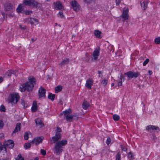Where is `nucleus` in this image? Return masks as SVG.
<instances>
[{
	"instance_id": "nucleus-1",
	"label": "nucleus",
	"mask_w": 160,
	"mask_h": 160,
	"mask_svg": "<svg viewBox=\"0 0 160 160\" xmlns=\"http://www.w3.org/2000/svg\"><path fill=\"white\" fill-rule=\"evenodd\" d=\"M36 80L33 76H31L28 77V81L24 84L20 86V90L23 92L25 90L28 91H32L35 85H36Z\"/></svg>"
},
{
	"instance_id": "nucleus-2",
	"label": "nucleus",
	"mask_w": 160,
	"mask_h": 160,
	"mask_svg": "<svg viewBox=\"0 0 160 160\" xmlns=\"http://www.w3.org/2000/svg\"><path fill=\"white\" fill-rule=\"evenodd\" d=\"M71 110L70 109H68L63 112L61 114L64 115L66 117L67 120L68 121H72L73 119H77L78 118L77 115L75 114L72 115L71 114Z\"/></svg>"
},
{
	"instance_id": "nucleus-3",
	"label": "nucleus",
	"mask_w": 160,
	"mask_h": 160,
	"mask_svg": "<svg viewBox=\"0 0 160 160\" xmlns=\"http://www.w3.org/2000/svg\"><path fill=\"white\" fill-rule=\"evenodd\" d=\"M20 97L17 93H13L10 94L8 98V102L13 104H16L18 101Z\"/></svg>"
},
{
	"instance_id": "nucleus-4",
	"label": "nucleus",
	"mask_w": 160,
	"mask_h": 160,
	"mask_svg": "<svg viewBox=\"0 0 160 160\" xmlns=\"http://www.w3.org/2000/svg\"><path fill=\"white\" fill-rule=\"evenodd\" d=\"M129 12V9L127 7H125L122 9V14L120 16L121 19L122 21H124L128 19Z\"/></svg>"
},
{
	"instance_id": "nucleus-5",
	"label": "nucleus",
	"mask_w": 160,
	"mask_h": 160,
	"mask_svg": "<svg viewBox=\"0 0 160 160\" xmlns=\"http://www.w3.org/2000/svg\"><path fill=\"white\" fill-rule=\"evenodd\" d=\"M61 131V128H58L56 131V133L55 136L52 138L51 140L52 142L54 143L58 139H59L61 137V134L60 132Z\"/></svg>"
},
{
	"instance_id": "nucleus-6",
	"label": "nucleus",
	"mask_w": 160,
	"mask_h": 160,
	"mask_svg": "<svg viewBox=\"0 0 160 160\" xmlns=\"http://www.w3.org/2000/svg\"><path fill=\"white\" fill-rule=\"evenodd\" d=\"M23 4L28 6L31 7H37L38 5L39 4L37 2H34L32 0H24L23 3Z\"/></svg>"
},
{
	"instance_id": "nucleus-7",
	"label": "nucleus",
	"mask_w": 160,
	"mask_h": 160,
	"mask_svg": "<svg viewBox=\"0 0 160 160\" xmlns=\"http://www.w3.org/2000/svg\"><path fill=\"white\" fill-rule=\"evenodd\" d=\"M26 21L30 23L32 25L36 26L39 23L38 20L35 18H28L26 19Z\"/></svg>"
},
{
	"instance_id": "nucleus-8",
	"label": "nucleus",
	"mask_w": 160,
	"mask_h": 160,
	"mask_svg": "<svg viewBox=\"0 0 160 160\" xmlns=\"http://www.w3.org/2000/svg\"><path fill=\"white\" fill-rule=\"evenodd\" d=\"M70 4L72 6L73 9L76 12H78L80 10V7L78 3L75 0L71 1Z\"/></svg>"
},
{
	"instance_id": "nucleus-9",
	"label": "nucleus",
	"mask_w": 160,
	"mask_h": 160,
	"mask_svg": "<svg viewBox=\"0 0 160 160\" xmlns=\"http://www.w3.org/2000/svg\"><path fill=\"white\" fill-rule=\"evenodd\" d=\"M100 49L99 47H97L94 50L92 54V59L97 60L99 55Z\"/></svg>"
},
{
	"instance_id": "nucleus-10",
	"label": "nucleus",
	"mask_w": 160,
	"mask_h": 160,
	"mask_svg": "<svg viewBox=\"0 0 160 160\" xmlns=\"http://www.w3.org/2000/svg\"><path fill=\"white\" fill-rule=\"evenodd\" d=\"M62 147L58 144V143H56L54 149V153L57 154H60L62 152Z\"/></svg>"
},
{
	"instance_id": "nucleus-11",
	"label": "nucleus",
	"mask_w": 160,
	"mask_h": 160,
	"mask_svg": "<svg viewBox=\"0 0 160 160\" xmlns=\"http://www.w3.org/2000/svg\"><path fill=\"white\" fill-rule=\"evenodd\" d=\"M14 145V142L12 140L5 141L3 143V145L9 148H12Z\"/></svg>"
},
{
	"instance_id": "nucleus-12",
	"label": "nucleus",
	"mask_w": 160,
	"mask_h": 160,
	"mask_svg": "<svg viewBox=\"0 0 160 160\" xmlns=\"http://www.w3.org/2000/svg\"><path fill=\"white\" fill-rule=\"evenodd\" d=\"M127 76L129 78H136L139 75V73L138 72H129L126 73Z\"/></svg>"
},
{
	"instance_id": "nucleus-13",
	"label": "nucleus",
	"mask_w": 160,
	"mask_h": 160,
	"mask_svg": "<svg viewBox=\"0 0 160 160\" xmlns=\"http://www.w3.org/2000/svg\"><path fill=\"white\" fill-rule=\"evenodd\" d=\"M43 138H44L42 137H36L32 140L31 143L32 144L37 145L41 143L42 142Z\"/></svg>"
},
{
	"instance_id": "nucleus-14",
	"label": "nucleus",
	"mask_w": 160,
	"mask_h": 160,
	"mask_svg": "<svg viewBox=\"0 0 160 160\" xmlns=\"http://www.w3.org/2000/svg\"><path fill=\"white\" fill-rule=\"evenodd\" d=\"M46 90L42 87H41L38 91V95L40 98L45 97Z\"/></svg>"
},
{
	"instance_id": "nucleus-15",
	"label": "nucleus",
	"mask_w": 160,
	"mask_h": 160,
	"mask_svg": "<svg viewBox=\"0 0 160 160\" xmlns=\"http://www.w3.org/2000/svg\"><path fill=\"white\" fill-rule=\"evenodd\" d=\"M93 81L92 79H88L86 81L85 84L86 87L89 89H91V86L92 85Z\"/></svg>"
},
{
	"instance_id": "nucleus-16",
	"label": "nucleus",
	"mask_w": 160,
	"mask_h": 160,
	"mask_svg": "<svg viewBox=\"0 0 160 160\" xmlns=\"http://www.w3.org/2000/svg\"><path fill=\"white\" fill-rule=\"evenodd\" d=\"M93 34L97 38H101L102 37V32L98 30H94L93 32Z\"/></svg>"
},
{
	"instance_id": "nucleus-17",
	"label": "nucleus",
	"mask_w": 160,
	"mask_h": 160,
	"mask_svg": "<svg viewBox=\"0 0 160 160\" xmlns=\"http://www.w3.org/2000/svg\"><path fill=\"white\" fill-rule=\"evenodd\" d=\"M54 6L56 9H60L62 8V6L61 3L59 2H56L54 3Z\"/></svg>"
},
{
	"instance_id": "nucleus-18",
	"label": "nucleus",
	"mask_w": 160,
	"mask_h": 160,
	"mask_svg": "<svg viewBox=\"0 0 160 160\" xmlns=\"http://www.w3.org/2000/svg\"><path fill=\"white\" fill-rule=\"evenodd\" d=\"M148 2L146 1H143L142 2H141L142 8L144 10H145L148 7Z\"/></svg>"
},
{
	"instance_id": "nucleus-19",
	"label": "nucleus",
	"mask_w": 160,
	"mask_h": 160,
	"mask_svg": "<svg viewBox=\"0 0 160 160\" xmlns=\"http://www.w3.org/2000/svg\"><path fill=\"white\" fill-rule=\"evenodd\" d=\"M24 8V5L22 4H19L18 7V8L17 9V11L18 13H20L23 12V11Z\"/></svg>"
},
{
	"instance_id": "nucleus-20",
	"label": "nucleus",
	"mask_w": 160,
	"mask_h": 160,
	"mask_svg": "<svg viewBox=\"0 0 160 160\" xmlns=\"http://www.w3.org/2000/svg\"><path fill=\"white\" fill-rule=\"evenodd\" d=\"M35 122L37 125L40 128H41L43 126V124L41 120L39 118H37L35 120Z\"/></svg>"
},
{
	"instance_id": "nucleus-21",
	"label": "nucleus",
	"mask_w": 160,
	"mask_h": 160,
	"mask_svg": "<svg viewBox=\"0 0 160 160\" xmlns=\"http://www.w3.org/2000/svg\"><path fill=\"white\" fill-rule=\"evenodd\" d=\"M124 81V78L122 75H121L119 79L118 80V86H121L122 85V82Z\"/></svg>"
},
{
	"instance_id": "nucleus-22",
	"label": "nucleus",
	"mask_w": 160,
	"mask_h": 160,
	"mask_svg": "<svg viewBox=\"0 0 160 160\" xmlns=\"http://www.w3.org/2000/svg\"><path fill=\"white\" fill-rule=\"evenodd\" d=\"M38 109L37 103L36 102L34 101L32 104L31 108V110L33 112H36Z\"/></svg>"
},
{
	"instance_id": "nucleus-23",
	"label": "nucleus",
	"mask_w": 160,
	"mask_h": 160,
	"mask_svg": "<svg viewBox=\"0 0 160 160\" xmlns=\"http://www.w3.org/2000/svg\"><path fill=\"white\" fill-rule=\"evenodd\" d=\"M158 128L155 126L152 125H149L146 127V129L147 131H151L154 130Z\"/></svg>"
},
{
	"instance_id": "nucleus-24",
	"label": "nucleus",
	"mask_w": 160,
	"mask_h": 160,
	"mask_svg": "<svg viewBox=\"0 0 160 160\" xmlns=\"http://www.w3.org/2000/svg\"><path fill=\"white\" fill-rule=\"evenodd\" d=\"M21 125V124L19 123L17 124L16 128L13 132V133H15L20 131Z\"/></svg>"
},
{
	"instance_id": "nucleus-25",
	"label": "nucleus",
	"mask_w": 160,
	"mask_h": 160,
	"mask_svg": "<svg viewBox=\"0 0 160 160\" xmlns=\"http://www.w3.org/2000/svg\"><path fill=\"white\" fill-rule=\"evenodd\" d=\"M89 107V103L87 101L83 102L82 104V108L83 109L86 110L88 109Z\"/></svg>"
},
{
	"instance_id": "nucleus-26",
	"label": "nucleus",
	"mask_w": 160,
	"mask_h": 160,
	"mask_svg": "<svg viewBox=\"0 0 160 160\" xmlns=\"http://www.w3.org/2000/svg\"><path fill=\"white\" fill-rule=\"evenodd\" d=\"M32 136L31 133L29 132H26L24 135V138L25 140H28L29 137Z\"/></svg>"
},
{
	"instance_id": "nucleus-27",
	"label": "nucleus",
	"mask_w": 160,
	"mask_h": 160,
	"mask_svg": "<svg viewBox=\"0 0 160 160\" xmlns=\"http://www.w3.org/2000/svg\"><path fill=\"white\" fill-rule=\"evenodd\" d=\"M57 143H58V144L61 146H64L67 144V141L66 140H62L59 142H58Z\"/></svg>"
},
{
	"instance_id": "nucleus-28",
	"label": "nucleus",
	"mask_w": 160,
	"mask_h": 160,
	"mask_svg": "<svg viewBox=\"0 0 160 160\" xmlns=\"http://www.w3.org/2000/svg\"><path fill=\"white\" fill-rule=\"evenodd\" d=\"M62 89V87L60 85L58 86L55 88V92L56 93H58Z\"/></svg>"
},
{
	"instance_id": "nucleus-29",
	"label": "nucleus",
	"mask_w": 160,
	"mask_h": 160,
	"mask_svg": "<svg viewBox=\"0 0 160 160\" xmlns=\"http://www.w3.org/2000/svg\"><path fill=\"white\" fill-rule=\"evenodd\" d=\"M21 104L23 106L24 108H26L28 107L29 103L28 102L26 101L23 100H22Z\"/></svg>"
},
{
	"instance_id": "nucleus-30",
	"label": "nucleus",
	"mask_w": 160,
	"mask_h": 160,
	"mask_svg": "<svg viewBox=\"0 0 160 160\" xmlns=\"http://www.w3.org/2000/svg\"><path fill=\"white\" fill-rule=\"evenodd\" d=\"M108 80L106 79H102L101 82V84L103 86H106L108 84Z\"/></svg>"
},
{
	"instance_id": "nucleus-31",
	"label": "nucleus",
	"mask_w": 160,
	"mask_h": 160,
	"mask_svg": "<svg viewBox=\"0 0 160 160\" xmlns=\"http://www.w3.org/2000/svg\"><path fill=\"white\" fill-rule=\"evenodd\" d=\"M55 95L50 93L48 96V98L49 99H50L52 101H53L55 98Z\"/></svg>"
},
{
	"instance_id": "nucleus-32",
	"label": "nucleus",
	"mask_w": 160,
	"mask_h": 160,
	"mask_svg": "<svg viewBox=\"0 0 160 160\" xmlns=\"http://www.w3.org/2000/svg\"><path fill=\"white\" fill-rule=\"evenodd\" d=\"M154 42L157 44H160V37H158L155 38L154 39Z\"/></svg>"
},
{
	"instance_id": "nucleus-33",
	"label": "nucleus",
	"mask_w": 160,
	"mask_h": 160,
	"mask_svg": "<svg viewBox=\"0 0 160 160\" xmlns=\"http://www.w3.org/2000/svg\"><path fill=\"white\" fill-rule=\"evenodd\" d=\"M112 117L113 119L115 121H118L120 118L119 116L117 114L114 115Z\"/></svg>"
},
{
	"instance_id": "nucleus-34",
	"label": "nucleus",
	"mask_w": 160,
	"mask_h": 160,
	"mask_svg": "<svg viewBox=\"0 0 160 160\" xmlns=\"http://www.w3.org/2000/svg\"><path fill=\"white\" fill-rule=\"evenodd\" d=\"M31 147V144L29 143H26L24 145V148L25 149L29 148Z\"/></svg>"
},
{
	"instance_id": "nucleus-35",
	"label": "nucleus",
	"mask_w": 160,
	"mask_h": 160,
	"mask_svg": "<svg viewBox=\"0 0 160 160\" xmlns=\"http://www.w3.org/2000/svg\"><path fill=\"white\" fill-rule=\"evenodd\" d=\"M68 62V59H66L64 60H63L62 61V62L60 63V65L62 66L67 64Z\"/></svg>"
},
{
	"instance_id": "nucleus-36",
	"label": "nucleus",
	"mask_w": 160,
	"mask_h": 160,
	"mask_svg": "<svg viewBox=\"0 0 160 160\" xmlns=\"http://www.w3.org/2000/svg\"><path fill=\"white\" fill-rule=\"evenodd\" d=\"M12 74V71L11 70L8 71L6 74V77H9L11 76Z\"/></svg>"
},
{
	"instance_id": "nucleus-37",
	"label": "nucleus",
	"mask_w": 160,
	"mask_h": 160,
	"mask_svg": "<svg viewBox=\"0 0 160 160\" xmlns=\"http://www.w3.org/2000/svg\"><path fill=\"white\" fill-rule=\"evenodd\" d=\"M32 12L30 10H26L23 11L22 12V13H24L26 15H28L31 14Z\"/></svg>"
},
{
	"instance_id": "nucleus-38",
	"label": "nucleus",
	"mask_w": 160,
	"mask_h": 160,
	"mask_svg": "<svg viewBox=\"0 0 160 160\" xmlns=\"http://www.w3.org/2000/svg\"><path fill=\"white\" fill-rule=\"evenodd\" d=\"M15 160H24L21 154H19Z\"/></svg>"
},
{
	"instance_id": "nucleus-39",
	"label": "nucleus",
	"mask_w": 160,
	"mask_h": 160,
	"mask_svg": "<svg viewBox=\"0 0 160 160\" xmlns=\"http://www.w3.org/2000/svg\"><path fill=\"white\" fill-rule=\"evenodd\" d=\"M5 111V107L2 105L0 106V112H4Z\"/></svg>"
},
{
	"instance_id": "nucleus-40",
	"label": "nucleus",
	"mask_w": 160,
	"mask_h": 160,
	"mask_svg": "<svg viewBox=\"0 0 160 160\" xmlns=\"http://www.w3.org/2000/svg\"><path fill=\"white\" fill-rule=\"evenodd\" d=\"M128 157L130 159H132L133 158V155L131 152L129 153L128 154Z\"/></svg>"
},
{
	"instance_id": "nucleus-41",
	"label": "nucleus",
	"mask_w": 160,
	"mask_h": 160,
	"mask_svg": "<svg viewBox=\"0 0 160 160\" xmlns=\"http://www.w3.org/2000/svg\"><path fill=\"white\" fill-rule=\"evenodd\" d=\"M149 61V59H147L145 60L144 62L143 63V66H145L146 65V64Z\"/></svg>"
},
{
	"instance_id": "nucleus-42",
	"label": "nucleus",
	"mask_w": 160,
	"mask_h": 160,
	"mask_svg": "<svg viewBox=\"0 0 160 160\" xmlns=\"http://www.w3.org/2000/svg\"><path fill=\"white\" fill-rule=\"evenodd\" d=\"M111 142V139L109 138H108L107 141L106 143L108 145H109L110 143Z\"/></svg>"
},
{
	"instance_id": "nucleus-43",
	"label": "nucleus",
	"mask_w": 160,
	"mask_h": 160,
	"mask_svg": "<svg viewBox=\"0 0 160 160\" xmlns=\"http://www.w3.org/2000/svg\"><path fill=\"white\" fill-rule=\"evenodd\" d=\"M40 152L41 154L43 155H45L46 154V151L43 149H41Z\"/></svg>"
},
{
	"instance_id": "nucleus-44",
	"label": "nucleus",
	"mask_w": 160,
	"mask_h": 160,
	"mask_svg": "<svg viewBox=\"0 0 160 160\" xmlns=\"http://www.w3.org/2000/svg\"><path fill=\"white\" fill-rule=\"evenodd\" d=\"M4 125V124L3 123V122L1 120L0 121V128H2Z\"/></svg>"
},
{
	"instance_id": "nucleus-45",
	"label": "nucleus",
	"mask_w": 160,
	"mask_h": 160,
	"mask_svg": "<svg viewBox=\"0 0 160 160\" xmlns=\"http://www.w3.org/2000/svg\"><path fill=\"white\" fill-rule=\"evenodd\" d=\"M120 154L118 153L116 156V160H120Z\"/></svg>"
},
{
	"instance_id": "nucleus-46",
	"label": "nucleus",
	"mask_w": 160,
	"mask_h": 160,
	"mask_svg": "<svg viewBox=\"0 0 160 160\" xmlns=\"http://www.w3.org/2000/svg\"><path fill=\"white\" fill-rule=\"evenodd\" d=\"M84 2L87 4L90 3L92 1V0H83Z\"/></svg>"
},
{
	"instance_id": "nucleus-47",
	"label": "nucleus",
	"mask_w": 160,
	"mask_h": 160,
	"mask_svg": "<svg viewBox=\"0 0 160 160\" xmlns=\"http://www.w3.org/2000/svg\"><path fill=\"white\" fill-rule=\"evenodd\" d=\"M122 0H116V4L117 5H119Z\"/></svg>"
},
{
	"instance_id": "nucleus-48",
	"label": "nucleus",
	"mask_w": 160,
	"mask_h": 160,
	"mask_svg": "<svg viewBox=\"0 0 160 160\" xmlns=\"http://www.w3.org/2000/svg\"><path fill=\"white\" fill-rule=\"evenodd\" d=\"M121 147L122 150L124 151H126L127 150L126 148L124 146H121Z\"/></svg>"
},
{
	"instance_id": "nucleus-49",
	"label": "nucleus",
	"mask_w": 160,
	"mask_h": 160,
	"mask_svg": "<svg viewBox=\"0 0 160 160\" xmlns=\"http://www.w3.org/2000/svg\"><path fill=\"white\" fill-rule=\"evenodd\" d=\"M58 15L60 16V17L62 18L63 17V16L62 12H59Z\"/></svg>"
},
{
	"instance_id": "nucleus-50",
	"label": "nucleus",
	"mask_w": 160,
	"mask_h": 160,
	"mask_svg": "<svg viewBox=\"0 0 160 160\" xmlns=\"http://www.w3.org/2000/svg\"><path fill=\"white\" fill-rule=\"evenodd\" d=\"M3 149L2 145V144L0 142V152Z\"/></svg>"
},
{
	"instance_id": "nucleus-51",
	"label": "nucleus",
	"mask_w": 160,
	"mask_h": 160,
	"mask_svg": "<svg viewBox=\"0 0 160 160\" xmlns=\"http://www.w3.org/2000/svg\"><path fill=\"white\" fill-rule=\"evenodd\" d=\"M3 81V78L2 77L0 76V83H1V82H2Z\"/></svg>"
},
{
	"instance_id": "nucleus-52",
	"label": "nucleus",
	"mask_w": 160,
	"mask_h": 160,
	"mask_svg": "<svg viewBox=\"0 0 160 160\" xmlns=\"http://www.w3.org/2000/svg\"><path fill=\"white\" fill-rule=\"evenodd\" d=\"M0 160H8V158H1Z\"/></svg>"
},
{
	"instance_id": "nucleus-53",
	"label": "nucleus",
	"mask_w": 160,
	"mask_h": 160,
	"mask_svg": "<svg viewBox=\"0 0 160 160\" xmlns=\"http://www.w3.org/2000/svg\"><path fill=\"white\" fill-rule=\"evenodd\" d=\"M148 72L149 74L150 75H151L152 73V71H151V70H149Z\"/></svg>"
},
{
	"instance_id": "nucleus-54",
	"label": "nucleus",
	"mask_w": 160,
	"mask_h": 160,
	"mask_svg": "<svg viewBox=\"0 0 160 160\" xmlns=\"http://www.w3.org/2000/svg\"><path fill=\"white\" fill-rule=\"evenodd\" d=\"M114 83H112L111 84V86L112 87L114 86Z\"/></svg>"
},
{
	"instance_id": "nucleus-55",
	"label": "nucleus",
	"mask_w": 160,
	"mask_h": 160,
	"mask_svg": "<svg viewBox=\"0 0 160 160\" xmlns=\"http://www.w3.org/2000/svg\"><path fill=\"white\" fill-rule=\"evenodd\" d=\"M38 159H39V158H38L36 157L35 158L34 160H38Z\"/></svg>"
},
{
	"instance_id": "nucleus-56",
	"label": "nucleus",
	"mask_w": 160,
	"mask_h": 160,
	"mask_svg": "<svg viewBox=\"0 0 160 160\" xmlns=\"http://www.w3.org/2000/svg\"><path fill=\"white\" fill-rule=\"evenodd\" d=\"M4 151H5V152H6V148H4Z\"/></svg>"
},
{
	"instance_id": "nucleus-57",
	"label": "nucleus",
	"mask_w": 160,
	"mask_h": 160,
	"mask_svg": "<svg viewBox=\"0 0 160 160\" xmlns=\"http://www.w3.org/2000/svg\"><path fill=\"white\" fill-rule=\"evenodd\" d=\"M32 40L33 41V42H34L35 41V40H34L33 39H32Z\"/></svg>"
},
{
	"instance_id": "nucleus-58",
	"label": "nucleus",
	"mask_w": 160,
	"mask_h": 160,
	"mask_svg": "<svg viewBox=\"0 0 160 160\" xmlns=\"http://www.w3.org/2000/svg\"><path fill=\"white\" fill-rule=\"evenodd\" d=\"M116 82H117V81H114V82H115V83H116Z\"/></svg>"
},
{
	"instance_id": "nucleus-59",
	"label": "nucleus",
	"mask_w": 160,
	"mask_h": 160,
	"mask_svg": "<svg viewBox=\"0 0 160 160\" xmlns=\"http://www.w3.org/2000/svg\"><path fill=\"white\" fill-rule=\"evenodd\" d=\"M19 26H20V27H21V25H19Z\"/></svg>"
}]
</instances>
